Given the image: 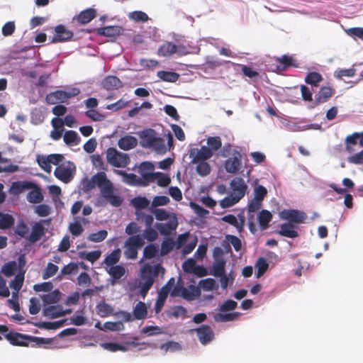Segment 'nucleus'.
Segmentation results:
<instances>
[{"label": "nucleus", "instance_id": "62", "mask_svg": "<svg viewBox=\"0 0 363 363\" xmlns=\"http://www.w3.org/2000/svg\"><path fill=\"white\" fill-rule=\"evenodd\" d=\"M107 235L108 232L106 230H100L96 233L89 234L87 239L91 242H100L104 240Z\"/></svg>", "mask_w": 363, "mask_h": 363}, {"label": "nucleus", "instance_id": "28", "mask_svg": "<svg viewBox=\"0 0 363 363\" xmlns=\"http://www.w3.org/2000/svg\"><path fill=\"white\" fill-rule=\"evenodd\" d=\"M138 144L137 139L132 135H125L119 139L118 147L123 150H129L134 148Z\"/></svg>", "mask_w": 363, "mask_h": 363}, {"label": "nucleus", "instance_id": "11", "mask_svg": "<svg viewBox=\"0 0 363 363\" xmlns=\"http://www.w3.org/2000/svg\"><path fill=\"white\" fill-rule=\"evenodd\" d=\"M43 223L49 226L51 223V218L43 219L40 222L35 223L32 227V230L29 235L28 240L31 243H35L40 240L45 233V228L43 225Z\"/></svg>", "mask_w": 363, "mask_h": 363}, {"label": "nucleus", "instance_id": "45", "mask_svg": "<svg viewBox=\"0 0 363 363\" xmlns=\"http://www.w3.org/2000/svg\"><path fill=\"white\" fill-rule=\"evenodd\" d=\"M199 285L203 291H209L217 289L218 287L216 280L213 278H207L199 281Z\"/></svg>", "mask_w": 363, "mask_h": 363}, {"label": "nucleus", "instance_id": "63", "mask_svg": "<svg viewBox=\"0 0 363 363\" xmlns=\"http://www.w3.org/2000/svg\"><path fill=\"white\" fill-rule=\"evenodd\" d=\"M24 281V274L18 273L14 277V279L10 282V287L14 291H19L23 286Z\"/></svg>", "mask_w": 363, "mask_h": 363}, {"label": "nucleus", "instance_id": "60", "mask_svg": "<svg viewBox=\"0 0 363 363\" xmlns=\"http://www.w3.org/2000/svg\"><path fill=\"white\" fill-rule=\"evenodd\" d=\"M17 264L16 262H9L1 267V272L7 277L13 276L16 271Z\"/></svg>", "mask_w": 363, "mask_h": 363}, {"label": "nucleus", "instance_id": "50", "mask_svg": "<svg viewBox=\"0 0 363 363\" xmlns=\"http://www.w3.org/2000/svg\"><path fill=\"white\" fill-rule=\"evenodd\" d=\"M174 245L175 242L172 238H168L164 239L161 244L160 255L164 256L169 254L173 250Z\"/></svg>", "mask_w": 363, "mask_h": 363}, {"label": "nucleus", "instance_id": "16", "mask_svg": "<svg viewBox=\"0 0 363 363\" xmlns=\"http://www.w3.org/2000/svg\"><path fill=\"white\" fill-rule=\"evenodd\" d=\"M154 169L155 167L150 162H143L138 167V173L141 175V179L147 182V185L150 182H152Z\"/></svg>", "mask_w": 363, "mask_h": 363}, {"label": "nucleus", "instance_id": "21", "mask_svg": "<svg viewBox=\"0 0 363 363\" xmlns=\"http://www.w3.org/2000/svg\"><path fill=\"white\" fill-rule=\"evenodd\" d=\"M155 130L149 128L143 130L140 134L141 145L143 147L149 148L152 146V143L157 137Z\"/></svg>", "mask_w": 363, "mask_h": 363}, {"label": "nucleus", "instance_id": "20", "mask_svg": "<svg viewBox=\"0 0 363 363\" xmlns=\"http://www.w3.org/2000/svg\"><path fill=\"white\" fill-rule=\"evenodd\" d=\"M308 122L306 118L294 119L292 121H284L283 125L286 129L291 132L305 131L304 123Z\"/></svg>", "mask_w": 363, "mask_h": 363}, {"label": "nucleus", "instance_id": "44", "mask_svg": "<svg viewBox=\"0 0 363 363\" xmlns=\"http://www.w3.org/2000/svg\"><path fill=\"white\" fill-rule=\"evenodd\" d=\"M159 254V247L155 244H149L143 249V257L150 259L157 257Z\"/></svg>", "mask_w": 363, "mask_h": 363}, {"label": "nucleus", "instance_id": "43", "mask_svg": "<svg viewBox=\"0 0 363 363\" xmlns=\"http://www.w3.org/2000/svg\"><path fill=\"white\" fill-rule=\"evenodd\" d=\"M120 257L121 250L119 249H116L105 257L104 263L109 267L115 266V264L119 261Z\"/></svg>", "mask_w": 363, "mask_h": 363}, {"label": "nucleus", "instance_id": "8", "mask_svg": "<svg viewBox=\"0 0 363 363\" xmlns=\"http://www.w3.org/2000/svg\"><path fill=\"white\" fill-rule=\"evenodd\" d=\"M75 171V166L72 162L62 164L57 167L54 171V175L65 183L69 182L73 178V172Z\"/></svg>", "mask_w": 363, "mask_h": 363}, {"label": "nucleus", "instance_id": "42", "mask_svg": "<svg viewBox=\"0 0 363 363\" xmlns=\"http://www.w3.org/2000/svg\"><path fill=\"white\" fill-rule=\"evenodd\" d=\"M149 211L153 213L155 216V218L157 220H166L167 219H172V213H169L165 209L163 208H149Z\"/></svg>", "mask_w": 363, "mask_h": 363}, {"label": "nucleus", "instance_id": "27", "mask_svg": "<svg viewBox=\"0 0 363 363\" xmlns=\"http://www.w3.org/2000/svg\"><path fill=\"white\" fill-rule=\"evenodd\" d=\"M278 233L284 237L294 238L298 236V232L295 230V226L291 223H284L280 225Z\"/></svg>", "mask_w": 363, "mask_h": 363}, {"label": "nucleus", "instance_id": "3", "mask_svg": "<svg viewBox=\"0 0 363 363\" xmlns=\"http://www.w3.org/2000/svg\"><path fill=\"white\" fill-rule=\"evenodd\" d=\"M145 241L141 235L130 236L124 242V256L128 259H135L138 251L144 246Z\"/></svg>", "mask_w": 363, "mask_h": 363}, {"label": "nucleus", "instance_id": "29", "mask_svg": "<svg viewBox=\"0 0 363 363\" xmlns=\"http://www.w3.org/2000/svg\"><path fill=\"white\" fill-rule=\"evenodd\" d=\"M43 314L50 318H57L63 316L62 307L60 305H54L43 308Z\"/></svg>", "mask_w": 363, "mask_h": 363}, {"label": "nucleus", "instance_id": "59", "mask_svg": "<svg viewBox=\"0 0 363 363\" xmlns=\"http://www.w3.org/2000/svg\"><path fill=\"white\" fill-rule=\"evenodd\" d=\"M152 146H150V148H152L157 153H164L167 151V147L165 145V140L162 138L156 137L154 142L152 143Z\"/></svg>", "mask_w": 363, "mask_h": 363}, {"label": "nucleus", "instance_id": "33", "mask_svg": "<svg viewBox=\"0 0 363 363\" xmlns=\"http://www.w3.org/2000/svg\"><path fill=\"white\" fill-rule=\"evenodd\" d=\"M45 304H53L57 303L61 298V292L58 289L50 291L41 296Z\"/></svg>", "mask_w": 363, "mask_h": 363}, {"label": "nucleus", "instance_id": "47", "mask_svg": "<svg viewBox=\"0 0 363 363\" xmlns=\"http://www.w3.org/2000/svg\"><path fill=\"white\" fill-rule=\"evenodd\" d=\"M323 80L321 74L316 72H311L307 74L305 82L312 86H318V83Z\"/></svg>", "mask_w": 363, "mask_h": 363}, {"label": "nucleus", "instance_id": "52", "mask_svg": "<svg viewBox=\"0 0 363 363\" xmlns=\"http://www.w3.org/2000/svg\"><path fill=\"white\" fill-rule=\"evenodd\" d=\"M267 194V189L257 182L254 183V197L253 199L262 201Z\"/></svg>", "mask_w": 363, "mask_h": 363}, {"label": "nucleus", "instance_id": "4", "mask_svg": "<svg viewBox=\"0 0 363 363\" xmlns=\"http://www.w3.org/2000/svg\"><path fill=\"white\" fill-rule=\"evenodd\" d=\"M79 94L80 90L77 87L69 88L67 91L57 90L48 94L45 97V101L48 104L53 105L57 103L65 102Z\"/></svg>", "mask_w": 363, "mask_h": 363}, {"label": "nucleus", "instance_id": "6", "mask_svg": "<svg viewBox=\"0 0 363 363\" xmlns=\"http://www.w3.org/2000/svg\"><path fill=\"white\" fill-rule=\"evenodd\" d=\"M163 269L160 264L155 265L145 264L141 269L140 282L152 286L155 279L158 276L160 271Z\"/></svg>", "mask_w": 363, "mask_h": 363}, {"label": "nucleus", "instance_id": "5", "mask_svg": "<svg viewBox=\"0 0 363 363\" xmlns=\"http://www.w3.org/2000/svg\"><path fill=\"white\" fill-rule=\"evenodd\" d=\"M106 160L110 164L116 167H125L130 163V158L126 153L118 152L113 147L107 149Z\"/></svg>", "mask_w": 363, "mask_h": 363}, {"label": "nucleus", "instance_id": "22", "mask_svg": "<svg viewBox=\"0 0 363 363\" xmlns=\"http://www.w3.org/2000/svg\"><path fill=\"white\" fill-rule=\"evenodd\" d=\"M177 225V218L175 214L172 213V218L168 223H156L155 227L162 235H166L176 229Z\"/></svg>", "mask_w": 363, "mask_h": 363}, {"label": "nucleus", "instance_id": "9", "mask_svg": "<svg viewBox=\"0 0 363 363\" xmlns=\"http://www.w3.org/2000/svg\"><path fill=\"white\" fill-rule=\"evenodd\" d=\"M242 165V155L238 150H233L231 157H229L224 164L225 169L228 173L236 174Z\"/></svg>", "mask_w": 363, "mask_h": 363}, {"label": "nucleus", "instance_id": "15", "mask_svg": "<svg viewBox=\"0 0 363 363\" xmlns=\"http://www.w3.org/2000/svg\"><path fill=\"white\" fill-rule=\"evenodd\" d=\"M116 173L122 177V182L126 184L135 186H147V182L133 173H127L124 170H116Z\"/></svg>", "mask_w": 363, "mask_h": 363}, {"label": "nucleus", "instance_id": "19", "mask_svg": "<svg viewBox=\"0 0 363 363\" xmlns=\"http://www.w3.org/2000/svg\"><path fill=\"white\" fill-rule=\"evenodd\" d=\"M107 273L111 276L108 280L111 286L117 284L118 281L125 275V269L121 265H115L106 269Z\"/></svg>", "mask_w": 363, "mask_h": 363}, {"label": "nucleus", "instance_id": "53", "mask_svg": "<svg viewBox=\"0 0 363 363\" xmlns=\"http://www.w3.org/2000/svg\"><path fill=\"white\" fill-rule=\"evenodd\" d=\"M255 267L257 268L256 275L257 278L262 277L267 270L269 264L266 259L259 257L256 262Z\"/></svg>", "mask_w": 363, "mask_h": 363}, {"label": "nucleus", "instance_id": "14", "mask_svg": "<svg viewBox=\"0 0 363 363\" xmlns=\"http://www.w3.org/2000/svg\"><path fill=\"white\" fill-rule=\"evenodd\" d=\"M335 93V89L330 86H323L320 87L318 93L315 94L313 105L311 108L327 102Z\"/></svg>", "mask_w": 363, "mask_h": 363}, {"label": "nucleus", "instance_id": "25", "mask_svg": "<svg viewBox=\"0 0 363 363\" xmlns=\"http://www.w3.org/2000/svg\"><path fill=\"white\" fill-rule=\"evenodd\" d=\"M33 185V184L31 182H13L10 188V193L13 195H18L24 191L31 189Z\"/></svg>", "mask_w": 363, "mask_h": 363}, {"label": "nucleus", "instance_id": "64", "mask_svg": "<svg viewBox=\"0 0 363 363\" xmlns=\"http://www.w3.org/2000/svg\"><path fill=\"white\" fill-rule=\"evenodd\" d=\"M197 164L196 171L201 177H206L211 172V166L207 162L196 163Z\"/></svg>", "mask_w": 363, "mask_h": 363}, {"label": "nucleus", "instance_id": "56", "mask_svg": "<svg viewBox=\"0 0 363 363\" xmlns=\"http://www.w3.org/2000/svg\"><path fill=\"white\" fill-rule=\"evenodd\" d=\"M101 256V251L95 250L92 252H79V257L82 259H86L89 262H94L97 260Z\"/></svg>", "mask_w": 363, "mask_h": 363}, {"label": "nucleus", "instance_id": "31", "mask_svg": "<svg viewBox=\"0 0 363 363\" xmlns=\"http://www.w3.org/2000/svg\"><path fill=\"white\" fill-rule=\"evenodd\" d=\"M272 215L267 210H262L258 216L257 219L259 227L262 230H266L269 227V223L272 220Z\"/></svg>", "mask_w": 363, "mask_h": 363}, {"label": "nucleus", "instance_id": "37", "mask_svg": "<svg viewBox=\"0 0 363 363\" xmlns=\"http://www.w3.org/2000/svg\"><path fill=\"white\" fill-rule=\"evenodd\" d=\"M238 316V312H231L227 313H218L213 315V318L214 320L217 323H226L235 320Z\"/></svg>", "mask_w": 363, "mask_h": 363}, {"label": "nucleus", "instance_id": "38", "mask_svg": "<svg viewBox=\"0 0 363 363\" xmlns=\"http://www.w3.org/2000/svg\"><path fill=\"white\" fill-rule=\"evenodd\" d=\"M14 233L21 238L28 239L29 236V228L23 220L21 219L18 221L14 228Z\"/></svg>", "mask_w": 363, "mask_h": 363}, {"label": "nucleus", "instance_id": "35", "mask_svg": "<svg viewBox=\"0 0 363 363\" xmlns=\"http://www.w3.org/2000/svg\"><path fill=\"white\" fill-rule=\"evenodd\" d=\"M147 309L145 303L139 301L133 308V315L135 319L143 320L147 317Z\"/></svg>", "mask_w": 363, "mask_h": 363}, {"label": "nucleus", "instance_id": "18", "mask_svg": "<svg viewBox=\"0 0 363 363\" xmlns=\"http://www.w3.org/2000/svg\"><path fill=\"white\" fill-rule=\"evenodd\" d=\"M230 186L235 196L241 199L245 194L247 186L241 177H235L230 182Z\"/></svg>", "mask_w": 363, "mask_h": 363}, {"label": "nucleus", "instance_id": "34", "mask_svg": "<svg viewBox=\"0 0 363 363\" xmlns=\"http://www.w3.org/2000/svg\"><path fill=\"white\" fill-rule=\"evenodd\" d=\"M96 11L93 9H88L84 11H82L77 16V21L81 24H86L89 23L93 18L96 16Z\"/></svg>", "mask_w": 363, "mask_h": 363}, {"label": "nucleus", "instance_id": "41", "mask_svg": "<svg viewBox=\"0 0 363 363\" xmlns=\"http://www.w3.org/2000/svg\"><path fill=\"white\" fill-rule=\"evenodd\" d=\"M155 181H157L158 186L165 187L170 184L171 179L167 174L160 172H157L154 173L152 178V182Z\"/></svg>", "mask_w": 363, "mask_h": 363}, {"label": "nucleus", "instance_id": "2", "mask_svg": "<svg viewBox=\"0 0 363 363\" xmlns=\"http://www.w3.org/2000/svg\"><path fill=\"white\" fill-rule=\"evenodd\" d=\"M5 337L11 345L23 347L49 345L53 341L52 338L40 337L13 332L6 333Z\"/></svg>", "mask_w": 363, "mask_h": 363}, {"label": "nucleus", "instance_id": "55", "mask_svg": "<svg viewBox=\"0 0 363 363\" xmlns=\"http://www.w3.org/2000/svg\"><path fill=\"white\" fill-rule=\"evenodd\" d=\"M97 313L101 317H106L113 313V308L104 301H101L96 306Z\"/></svg>", "mask_w": 363, "mask_h": 363}, {"label": "nucleus", "instance_id": "13", "mask_svg": "<svg viewBox=\"0 0 363 363\" xmlns=\"http://www.w3.org/2000/svg\"><path fill=\"white\" fill-rule=\"evenodd\" d=\"M192 331L196 333L199 342L203 345L209 344L214 339V333L208 325H202Z\"/></svg>", "mask_w": 363, "mask_h": 363}, {"label": "nucleus", "instance_id": "51", "mask_svg": "<svg viewBox=\"0 0 363 363\" xmlns=\"http://www.w3.org/2000/svg\"><path fill=\"white\" fill-rule=\"evenodd\" d=\"M131 203L136 209H145L149 206L150 201L145 196H136L131 200Z\"/></svg>", "mask_w": 363, "mask_h": 363}, {"label": "nucleus", "instance_id": "40", "mask_svg": "<svg viewBox=\"0 0 363 363\" xmlns=\"http://www.w3.org/2000/svg\"><path fill=\"white\" fill-rule=\"evenodd\" d=\"M64 142L68 145H77L80 142V138L74 130H67L64 134Z\"/></svg>", "mask_w": 363, "mask_h": 363}, {"label": "nucleus", "instance_id": "10", "mask_svg": "<svg viewBox=\"0 0 363 363\" xmlns=\"http://www.w3.org/2000/svg\"><path fill=\"white\" fill-rule=\"evenodd\" d=\"M189 157L191 159V163L196 164L198 162H206L213 156V152L206 146H202L200 149L192 147L189 152Z\"/></svg>", "mask_w": 363, "mask_h": 363}, {"label": "nucleus", "instance_id": "30", "mask_svg": "<svg viewBox=\"0 0 363 363\" xmlns=\"http://www.w3.org/2000/svg\"><path fill=\"white\" fill-rule=\"evenodd\" d=\"M225 61L220 60L216 56H206L205 62L201 65L202 69H214L223 65Z\"/></svg>", "mask_w": 363, "mask_h": 363}, {"label": "nucleus", "instance_id": "26", "mask_svg": "<svg viewBox=\"0 0 363 363\" xmlns=\"http://www.w3.org/2000/svg\"><path fill=\"white\" fill-rule=\"evenodd\" d=\"M182 289V297L186 301H193L201 294L199 288L193 284L189 285L188 287L184 286Z\"/></svg>", "mask_w": 363, "mask_h": 363}, {"label": "nucleus", "instance_id": "7", "mask_svg": "<svg viewBox=\"0 0 363 363\" xmlns=\"http://www.w3.org/2000/svg\"><path fill=\"white\" fill-rule=\"evenodd\" d=\"M174 278L172 277L168 280L166 284L160 289L155 304V311L156 313H159L162 311L168 294L172 291L171 289L174 285Z\"/></svg>", "mask_w": 363, "mask_h": 363}, {"label": "nucleus", "instance_id": "17", "mask_svg": "<svg viewBox=\"0 0 363 363\" xmlns=\"http://www.w3.org/2000/svg\"><path fill=\"white\" fill-rule=\"evenodd\" d=\"M55 34L51 40L52 43L65 42L71 39L73 33L67 30L65 26L60 24L55 28Z\"/></svg>", "mask_w": 363, "mask_h": 363}, {"label": "nucleus", "instance_id": "54", "mask_svg": "<svg viewBox=\"0 0 363 363\" xmlns=\"http://www.w3.org/2000/svg\"><path fill=\"white\" fill-rule=\"evenodd\" d=\"M207 148L210 150L211 152L213 153L214 151L221 148L222 143L220 138L218 136L208 137L207 138Z\"/></svg>", "mask_w": 363, "mask_h": 363}, {"label": "nucleus", "instance_id": "48", "mask_svg": "<svg viewBox=\"0 0 363 363\" xmlns=\"http://www.w3.org/2000/svg\"><path fill=\"white\" fill-rule=\"evenodd\" d=\"M121 30V28L119 26H106L99 28L98 33L104 36L113 37L119 35Z\"/></svg>", "mask_w": 363, "mask_h": 363}, {"label": "nucleus", "instance_id": "12", "mask_svg": "<svg viewBox=\"0 0 363 363\" xmlns=\"http://www.w3.org/2000/svg\"><path fill=\"white\" fill-rule=\"evenodd\" d=\"M280 217L283 220H287L289 223L300 224L304 223L307 218V215L301 211L296 209L283 210L280 213Z\"/></svg>", "mask_w": 363, "mask_h": 363}, {"label": "nucleus", "instance_id": "57", "mask_svg": "<svg viewBox=\"0 0 363 363\" xmlns=\"http://www.w3.org/2000/svg\"><path fill=\"white\" fill-rule=\"evenodd\" d=\"M64 324V320H58L55 322H39L35 323V325L40 328L47 330H54L61 328Z\"/></svg>", "mask_w": 363, "mask_h": 363}, {"label": "nucleus", "instance_id": "39", "mask_svg": "<svg viewBox=\"0 0 363 363\" xmlns=\"http://www.w3.org/2000/svg\"><path fill=\"white\" fill-rule=\"evenodd\" d=\"M157 76L162 81L167 82H176L179 77V74L175 72L163 70L158 71Z\"/></svg>", "mask_w": 363, "mask_h": 363}, {"label": "nucleus", "instance_id": "46", "mask_svg": "<svg viewBox=\"0 0 363 363\" xmlns=\"http://www.w3.org/2000/svg\"><path fill=\"white\" fill-rule=\"evenodd\" d=\"M26 199L29 203H39L43 200V196L39 188H36L27 194Z\"/></svg>", "mask_w": 363, "mask_h": 363}, {"label": "nucleus", "instance_id": "24", "mask_svg": "<svg viewBox=\"0 0 363 363\" xmlns=\"http://www.w3.org/2000/svg\"><path fill=\"white\" fill-rule=\"evenodd\" d=\"M102 86L106 90H115L123 86L122 82L116 76L106 77L102 82Z\"/></svg>", "mask_w": 363, "mask_h": 363}, {"label": "nucleus", "instance_id": "1", "mask_svg": "<svg viewBox=\"0 0 363 363\" xmlns=\"http://www.w3.org/2000/svg\"><path fill=\"white\" fill-rule=\"evenodd\" d=\"M96 186L100 189V196L97 199L98 206H104L105 201L108 202L114 207L120 206L123 199L120 196L114 194L113 184L107 178L104 172H98L95 174Z\"/></svg>", "mask_w": 363, "mask_h": 363}, {"label": "nucleus", "instance_id": "49", "mask_svg": "<svg viewBox=\"0 0 363 363\" xmlns=\"http://www.w3.org/2000/svg\"><path fill=\"white\" fill-rule=\"evenodd\" d=\"M14 224V218L9 213H2L0 217V229L6 230Z\"/></svg>", "mask_w": 363, "mask_h": 363}, {"label": "nucleus", "instance_id": "36", "mask_svg": "<svg viewBox=\"0 0 363 363\" xmlns=\"http://www.w3.org/2000/svg\"><path fill=\"white\" fill-rule=\"evenodd\" d=\"M225 261L223 258H218L212 266V274L216 277L225 274Z\"/></svg>", "mask_w": 363, "mask_h": 363}, {"label": "nucleus", "instance_id": "23", "mask_svg": "<svg viewBox=\"0 0 363 363\" xmlns=\"http://www.w3.org/2000/svg\"><path fill=\"white\" fill-rule=\"evenodd\" d=\"M239 220L232 214L224 216L222 220L236 228L238 232H241L245 225V217L242 214L238 215Z\"/></svg>", "mask_w": 363, "mask_h": 363}, {"label": "nucleus", "instance_id": "61", "mask_svg": "<svg viewBox=\"0 0 363 363\" xmlns=\"http://www.w3.org/2000/svg\"><path fill=\"white\" fill-rule=\"evenodd\" d=\"M240 199L233 194L225 197L220 201V205L223 208L231 207L236 204Z\"/></svg>", "mask_w": 363, "mask_h": 363}, {"label": "nucleus", "instance_id": "32", "mask_svg": "<svg viewBox=\"0 0 363 363\" xmlns=\"http://www.w3.org/2000/svg\"><path fill=\"white\" fill-rule=\"evenodd\" d=\"M177 50V47L174 43L167 42L160 46L158 49V55L163 57L170 56L175 53Z\"/></svg>", "mask_w": 363, "mask_h": 363}, {"label": "nucleus", "instance_id": "58", "mask_svg": "<svg viewBox=\"0 0 363 363\" xmlns=\"http://www.w3.org/2000/svg\"><path fill=\"white\" fill-rule=\"evenodd\" d=\"M128 18L135 22H141L145 23L148 21L149 17L143 11H135L133 12L129 13Z\"/></svg>", "mask_w": 363, "mask_h": 363}]
</instances>
